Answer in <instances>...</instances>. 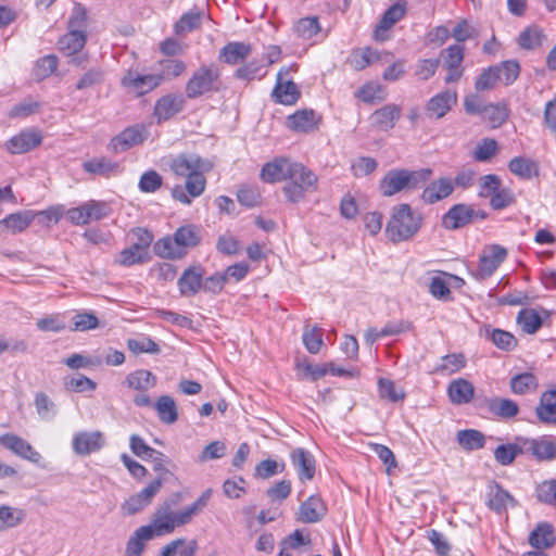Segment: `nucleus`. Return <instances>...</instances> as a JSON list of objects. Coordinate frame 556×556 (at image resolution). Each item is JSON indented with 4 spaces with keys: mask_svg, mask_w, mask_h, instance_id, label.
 I'll use <instances>...</instances> for the list:
<instances>
[{
    "mask_svg": "<svg viewBox=\"0 0 556 556\" xmlns=\"http://www.w3.org/2000/svg\"><path fill=\"white\" fill-rule=\"evenodd\" d=\"M169 167L175 175L186 178L185 188L188 194L181 186H175L172 189L175 200L189 205L191 198H198L204 192L206 179L203 173L208 170L211 165L199 155L181 153L172 160Z\"/></svg>",
    "mask_w": 556,
    "mask_h": 556,
    "instance_id": "nucleus-1",
    "label": "nucleus"
},
{
    "mask_svg": "<svg viewBox=\"0 0 556 556\" xmlns=\"http://www.w3.org/2000/svg\"><path fill=\"white\" fill-rule=\"evenodd\" d=\"M211 497L212 490L206 489L191 505L176 513L172 509L170 503L164 502L153 513L150 523L144 527L151 530L153 538L170 534L176 528L190 523L193 517L207 506Z\"/></svg>",
    "mask_w": 556,
    "mask_h": 556,
    "instance_id": "nucleus-2",
    "label": "nucleus"
},
{
    "mask_svg": "<svg viewBox=\"0 0 556 556\" xmlns=\"http://www.w3.org/2000/svg\"><path fill=\"white\" fill-rule=\"evenodd\" d=\"M422 217L409 204L401 203L392 207L386 226L387 237L394 243L409 240L421 227Z\"/></svg>",
    "mask_w": 556,
    "mask_h": 556,
    "instance_id": "nucleus-3",
    "label": "nucleus"
},
{
    "mask_svg": "<svg viewBox=\"0 0 556 556\" xmlns=\"http://www.w3.org/2000/svg\"><path fill=\"white\" fill-rule=\"evenodd\" d=\"M201 240L200 230L192 225L179 227L173 238H162L154 244V252L163 258L176 260L186 254L187 248H193Z\"/></svg>",
    "mask_w": 556,
    "mask_h": 556,
    "instance_id": "nucleus-4",
    "label": "nucleus"
},
{
    "mask_svg": "<svg viewBox=\"0 0 556 556\" xmlns=\"http://www.w3.org/2000/svg\"><path fill=\"white\" fill-rule=\"evenodd\" d=\"M220 70L215 64L199 66L186 84V98L193 100L220 91Z\"/></svg>",
    "mask_w": 556,
    "mask_h": 556,
    "instance_id": "nucleus-5",
    "label": "nucleus"
},
{
    "mask_svg": "<svg viewBox=\"0 0 556 556\" xmlns=\"http://www.w3.org/2000/svg\"><path fill=\"white\" fill-rule=\"evenodd\" d=\"M318 188V177L302 163L295 162L292 175L282 187V193L290 203H299L304 200L306 193L314 192Z\"/></svg>",
    "mask_w": 556,
    "mask_h": 556,
    "instance_id": "nucleus-6",
    "label": "nucleus"
},
{
    "mask_svg": "<svg viewBox=\"0 0 556 556\" xmlns=\"http://www.w3.org/2000/svg\"><path fill=\"white\" fill-rule=\"evenodd\" d=\"M486 213L476 210L472 205L458 203L454 204L442 217V226L447 230L463 228L477 219H485Z\"/></svg>",
    "mask_w": 556,
    "mask_h": 556,
    "instance_id": "nucleus-7",
    "label": "nucleus"
},
{
    "mask_svg": "<svg viewBox=\"0 0 556 556\" xmlns=\"http://www.w3.org/2000/svg\"><path fill=\"white\" fill-rule=\"evenodd\" d=\"M111 213L109 203L90 200L77 207L67 210L66 216L74 225H87L108 217Z\"/></svg>",
    "mask_w": 556,
    "mask_h": 556,
    "instance_id": "nucleus-8",
    "label": "nucleus"
},
{
    "mask_svg": "<svg viewBox=\"0 0 556 556\" xmlns=\"http://www.w3.org/2000/svg\"><path fill=\"white\" fill-rule=\"evenodd\" d=\"M507 256L505 248L494 244L490 247L479 258L475 277L485 280L491 277Z\"/></svg>",
    "mask_w": 556,
    "mask_h": 556,
    "instance_id": "nucleus-9",
    "label": "nucleus"
},
{
    "mask_svg": "<svg viewBox=\"0 0 556 556\" xmlns=\"http://www.w3.org/2000/svg\"><path fill=\"white\" fill-rule=\"evenodd\" d=\"M105 444L104 434L99 431H80L74 434L72 447L76 455L86 456L99 452Z\"/></svg>",
    "mask_w": 556,
    "mask_h": 556,
    "instance_id": "nucleus-10",
    "label": "nucleus"
},
{
    "mask_svg": "<svg viewBox=\"0 0 556 556\" xmlns=\"http://www.w3.org/2000/svg\"><path fill=\"white\" fill-rule=\"evenodd\" d=\"M522 446L526 455H531L539 462H549L556 458V442L548 437L522 438Z\"/></svg>",
    "mask_w": 556,
    "mask_h": 556,
    "instance_id": "nucleus-11",
    "label": "nucleus"
},
{
    "mask_svg": "<svg viewBox=\"0 0 556 556\" xmlns=\"http://www.w3.org/2000/svg\"><path fill=\"white\" fill-rule=\"evenodd\" d=\"M294 164L295 161L288 157H276L263 165L260 177L264 182L268 184L288 180L290 175H292Z\"/></svg>",
    "mask_w": 556,
    "mask_h": 556,
    "instance_id": "nucleus-12",
    "label": "nucleus"
},
{
    "mask_svg": "<svg viewBox=\"0 0 556 556\" xmlns=\"http://www.w3.org/2000/svg\"><path fill=\"white\" fill-rule=\"evenodd\" d=\"M293 66L282 67L277 75V83L273 90V97L276 102L292 105L300 99L301 92L295 83L292 80L283 81V76H287Z\"/></svg>",
    "mask_w": 556,
    "mask_h": 556,
    "instance_id": "nucleus-13",
    "label": "nucleus"
},
{
    "mask_svg": "<svg viewBox=\"0 0 556 556\" xmlns=\"http://www.w3.org/2000/svg\"><path fill=\"white\" fill-rule=\"evenodd\" d=\"M0 444L15 455L33 464L39 465L41 462L42 457L40 453L37 452L26 440L16 434L5 433L0 435Z\"/></svg>",
    "mask_w": 556,
    "mask_h": 556,
    "instance_id": "nucleus-14",
    "label": "nucleus"
},
{
    "mask_svg": "<svg viewBox=\"0 0 556 556\" xmlns=\"http://www.w3.org/2000/svg\"><path fill=\"white\" fill-rule=\"evenodd\" d=\"M186 105V99L181 93H168L161 97L154 104L153 114L157 122L168 121L181 112Z\"/></svg>",
    "mask_w": 556,
    "mask_h": 556,
    "instance_id": "nucleus-15",
    "label": "nucleus"
},
{
    "mask_svg": "<svg viewBox=\"0 0 556 556\" xmlns=\"http://www.w3.org/2000/svg\"><path fill=\"white\" fill-rule=\"evenodd\" d=\"M122 85L137 96H143L160 86V78L155 73L141 75L138 72L128 71L122 78Z\"/></svg>",
    "mask_w": 556,
    "mask_h": 556,
    "instance_id": "nucleus-16",
    "label": "nucleus"
},
{
    "mask_svg": "<svg viewBox=\"0 0 556 556\" xmlns=\"http://www.w3.org/2000/svg\"><path fill=\"white\" fill-rule=\"evenodd\" d=\"M486 497V506L497 514L517 505L514 496L508 491L504 490L496 481L489 483Z\"/></svg>",
    "mask_w": 556,
    "mask_h": 556,
    "instance_id": "nucleus-17",
    "label": "nucleus"
},
{
    "mask_svg": "<svg viewBox=\"0 0 556 556\" xmlns=\"http://www.w3.org/2000/svg\"><path fill=\"white\" fill-rule=\"evenodd\" d=\"M402 109L394 103H388L382 108L376 110L370 115L371 125L380 131H389L394 128L396 122L400 119Z\"/></svg>",
    "mask_w": 556,
    "mask_h": 556,
    "instance_id": "nucleus-18",
    "label": "nucleus"
},
{
    "mask_svg": "<svg viewBox=\"0 0 556 556\" xmlns=\"http://www.w3.org/2000/svg\"><path fill=\"white\" fill-rule=\"evenodd\" d=\"M290 458L302 482L314 478L316 465L314 456L308 451L303 447H296L291 452Z\"/></svg>",
    "mask_w": 556,
    "mask_h": 556,
    "instance_id": "nucleus-19",
    "label": "nucleus"
},
{
    "mask_svg": "<svg viewBox=\"0 0 556 556\" xmlns=\"http://www.w3.org/2000/svg\"><path fill=\"white\" fill-rule=\"evenodd\" d=\"M457 102V93L444 90L432 97L426 104V112L430 117L442 118Z\"/></svg>",
    "mask_w": 556,
    "mask_h": 556,
    "instance_id": "nucleus-20",
    "label": "nucleus"
},
{
    "mask_svg": "<svg viewBox=\"0 0 556 556\" xmlns=\"http://www.w3.org/2000/svg\"><path fill=\"white\" fill-rule=\"evenodd\" d=\"M454 191L451 178L441 177L430 182L421 193V200L427 204H434L448 198Z\"/></svg>",
    "mask_w": 556,
    "mask_h": 556,
    "instance_id": "nucleus-21",
    "label": "nucleus"
},
{
    "mask_svg": "<svg viewBox=\"0 0 556 556\" xmlns=\"http://www.w3.org/2000/svg\"><path fill=\"white\" fill-rule=\"evenodd\" d=\"M147 138V130L142 125H135L124 129L112 139L114 151H125L134 146L142 143Z\"/></svg>",
    "mask_w": 556,
    "mask_h": 556,
    "instance_id": "nucleus-22",
    "label": "nucleus"
},
{
    "mask_svg": "<svg viewBox=\"0 0 556 556\" xmlns=\"http://www.w3.org/2000/svg\"><path fill=\"white\" fill-rule=\"evenodd\" d=\"M41 135L35 129L21 131L7 142L8 150L13 154H22L30 151L41 143Z\"/></svg>",
    "mask_w": 556,
    "mask_h": 556,
    "instance_id": "nucleus-23",
    "label": "nucleus"
},
{
    "mask_svg": "<svg viewBox=\"0 0 556 556\" xmlns=\"http://www.w3.org/2000/svg\"><path fill=\"white\" fill-rule=\"evenodd\" d=\"M203 269L188 267L179 277L177 285L182 296H193L202 289Z\"/></svg>",
    "mask_w": 556,
    "mask_h": 556,
    "instance_id": "nucleus-24",
    "label": "nucleus"
},
{
    "mask_svg": "<svg viewBox=\"0 0 556 556\" xmlns=\"http://www.w3.org/2000/svg\"><path fill=\"white\" fill-rule=\"evenodd\" d=\"M326 511L323 501L312 495L300 505L298 520L304 523H315L321 520Z\"/></svg>",
    "mask_w": 556,
    "mask_h": 556,
    "instance_id": "nucleus-25",
    "label": "nucleus"
},
{
    "mask_svg": "<svg viewBox=\"0 0 556 556\" xmlns=\"http://www.w3.org/2000/svg\"><path fill=\"white\" fill-rule=\"evenodd\" d=\"M319 121L320 117L314 110H299L288 117V127L296 131L308 132L317 127Z\"/></svg>",
    "mask_w": 556,
    "mask_h": 556,
    "instance_id": "nucleus-26",
    "label": "nucleus"
},
{
    "mask_svg": "<svg viewBox=\"0 0 556 556\" xmlns=\"http://www.w3.org/2000/svg\"><path fill=\"white\" fill-rule=\"evenodd\" d=\"M535 415L542 424L556 425V390L545 391L541 395Z\"/></svg>",
    "mask_w": 556,
    "mask_h": 556,
    "instance_id": "nucleus-27",
    "label": "nucleus"
},
{
    "mask_svg": "<svg viewBox=\"0 0 556 556\" xmlns=\"http://www.w3.org/2000/svg\"><path fill=\"white\" fill-rule=\"evenodd\" d=\"M379 189L384 197H392L407 189L405 169L389 170L380 180Z\"/></svg>",
    "mask_w": 556,
    "mask_h": 556,
    "instance_id": "nucleus-28",
    "label": "nucleus"
},
{
    "mask_svg": "<svg viewBox=\"0 0 556 556\" xmlns=\"http://www.w3.org/2000/svg\"><path fill=\"white\" fill-rule=\"evenodd\" d=\"M251 52V45L240 41H231L220 49L219 60L226 64L236 65L245 60Z\"/></svg>",
    "mask_w": 556,
    "mask_h": 556,
    "instance_id": "nucleus-29",
    "label": "nucleus"
},
{
    "mask_svg": "<svg viewBox=\"0 0 556 556\" xmlns=\"http://www.w3.org/2000/svg\"><path fill=\"white\" fill-rule=\"evenodd\" d=\"M447 393L453 404L462 405L473 399L475 388L468 380L458 378L450 382Z\"/></svg>",
    "mask_w": 556,
    "mask_h": 556,
    "instance_id": "nucleus-30",
    "label": "nucleus"
},
{
    "mask_svg": "<svg viewBox=\"0 0 556 556\" xmlns=\"http://www.w3.org/2000/svg\"><path fill=\"white\" fill-rule=\"evenodd\" d=\"M34 219L35 213L33 211H20L9 214L1 219L0 227H3L11 233L16 235L28 228Z\"/></svg>",
    "mask_w": 556,
    "mask_h": 556,
    "instance_id": "nucleus-31",
    "label": "nucleus"
},
{
    "mask_svg": "<svg viewBox=\"0 0 556 556\" xmlns=\"http://www.w3.org/2000/svg\"><path fill=\"white\" fill-rule=\"evenodd\" d=\"M152 532L149 528L144 526L139 527L134 531V533L129 536L126 548L125 556H141L144 552L147 542L153 540Z\"/></svg>",
    "mask_w": 556,
    "mask_h": 556,
    "instance_id": "nucleus-32",
    "label": "nucleus"
},
{
    "mask_svg": "<svg viewBox=\"0 0 556 556\" xmlns=\"http://www.w3.org/2000/svg\"><path fill=\"white\" fill-rule=\"evenodd\" d=\"M87 41L86 30H73L68 31L59 39V49L67 55H73L79 52Z\"/></svg>",
    "mask_w": 556,
    "mask_h": 556,
    "instance_id": "nucleus-33",
    "label": "nucleus"
},
{
    "mask_svg": "<svg viewBox=\"0 0 556 556\" xmlns=\"http://www.w3.org/2000/svg\"><path fill=\"white\" fill-rule=\"evenodd\" d=\"M161 422L173 425L178 420V407L169 395H161L153 405Z\"/></svg>",
    "mask_w": 556,
    "mask_h": 556,
    "instance_id": "nucleus-34",
    "label": "nucleus"
},
{
    "mask_svg": "<svg viewBox=\"0 0 556 556\" xmlns=\"http://www.w3.org/2000/svg\"><path fill=\"white\" fill-rule=\"evenodd\" d=\"M405 15V5L395 3L391 5L382 15L379 24L375 29V38L384 40L383 33L390 29L396 22Z\"/></svg>",
    "mask_w": 556,
    "mask_h": 556,
    "instance_id": "nucleus-35",
    "label": "nucleus"
},
{
    "mask_svg": "<svg viewBox=\"0 0 556 556\" xmlns=\"http://www.w3.org/2000/svg\"><path fill=\"white\" fill-rule=\"evenodd\" d=\"M523 454L522 437H518L514 443L498 445L494 451V458L500 465L509 466L518 455Z\"/></svg>",
    "mask_w": 556,
    "mask_h": 556,
    "instance_id": "nucleus-36",
    "label": "nucleus"
},
{
    "mask_svg": "<svg viewBox=\"0 0 556 556\" xmlns=\"http://www.w3.org/2000/svg\"><path fill=\"white\" fill-rule=\"evenodd\" d=\"M187 70L184 61L177 59H165L159 62L155 75L160 78V85L163 81L172 80L179 77Z\"/></svg>",
    "mask_w": 556,
    "mask_h": 556,
    "instance_id": "nucleus-37",
    "label": "nucleus"
},
{
    "mask_svg": "<svg viewBox=\"0 0 556 556\" xmlns=\"http://www.w3.org/2000/svg\"><path fill=\"white\" fill-rule=\"evenodd\" d=\"M531 546L540 549L551 547L555 543L554 528L547 522H541L529 534Z\"/></svg>",
    "mask_w": 556,
    "mask_h": 556,
    "instance_id": "nucleus-38",
    "label": "nucleus"
},
{
    "mask_svg": "<svg viewBox=\"0 0 556 556\" xmlns=\"http://www.w3.org/2000/svg\"><path fill=\"white\" fill-rule=\"evenodd\" d=\"M126 384L137 391H147L155 387L156 377L150 370L138 369L127 376Z\"/></svg>",
    "mask_w": 556,
    "mask_h": 556,
    "instance_id": "nucleus-39",
    "label": "nucleus"
},
{
    "mask_svg": "<svg viewBox=\"0 0 556 556\" xmlns=\"http://www.w3.org/2000/svg\"><path fill=\"white\" fill-rule=\"evenodd\" d=\"M83 168L89 174L109 177L116 172L118 164L108 157L101 156L84 162Z\"/></svg>",
    "mask_w": 556,
    "mask_h": 556,
    "instance_id": "nucleus-40",
    "label": "nucleus"
},
{
    "mask_svg": "<svg viewBox=\"0 0 556 556\" xmlns=\"http://www.w3.org/2000/svg\"><path fill=\"white\" fill-rule=\"evenodd\" d=\"M456 440L462 448L466 451H476L484 446V434L476 429L459 430Z\"/></svg>",
    "mask_w": 556,
    "mask_h": 556,
    "instance_id": "nucleus-41",
    "label": "nucleus"
},
{
    "mask_svg": "<svg viewBox=\"0 0 556 556\" xmlns=\"http://www.w3.org/2000/svg\"><path fill=\"white\" fill-rule=\"evenodd\" d=\"M36 412L41 420L51 421L58 415V406L45 392H37L34 399Z\"/></svg>",
    "mask_w": 556,
    "mask_h": 556,
    "instance_id": "nucleus-42",
    "label": "nucleus"
},
{
    "mask_svg": "<svg viewBox=\"0 0 556 556\" xmlns=\"http://www.w3.org/2000/svg\"><path fill=\"white\" fill-rule=\"evenodd\" d=\"M488 407L493 415L505 419L515 417L519 412L517 403L509 399H491Z\"/></svg>",
    "mask_w": 556,
    "mask_h": 556,
    "instance_id": "nucleus-43",
    "label": "nucleus"
},
{
    "mask_svg": "<svg viewBox=\"0 0 556 556\" xmlns=\"http://www.w3.org/2000/svg\"><path fill=\"white\" fill-rule=\"evenodd\" d=\"M356 97L365 103L372 104L384 101L387 98V92L380 84L376 81H369L356 91Z\"/></svg>",
    "mask_w": 556,
    "mask_h": 556,
    "instance_id": "nucleus-44",
    "label": "nucleus"
},
{
    "mask_svg": "<svg viewBox=\"0 0 556 556\" xmlns=\"http://www.w3.org/2000/svg\"><path fill=\"white\" fill-rule=\"evenodd\" d=\"M538 378L531 372L519 374L511 378L510 388L515 394H527L536 390Z\"/></svg>",
    "mask_w": 556,
    "mask_h": 556,
    "instance_id": "nucleus-45",
    "label": "nucleus"
},
{
    "mask_svg": "<svg viewBox=\"0 0 556 556\" xmlns=\"http://www.w3.org/2000/svg\"><path fill=\"white\" fill-rule=\"evenodd\" d=\"M148 260L149 252H142L140 248L131 244L121 251L115 262L121 266L129 267L135 264L146 263Z\"/></svg>",
    "mask_w": 556,
    "mask_h": 556,
    "instance_id": "nucleus-46",
    "label": "nucleus"
},
{
    "mask_svg": "<svg viewBox=\"0 0 556 556\" xmlns=\"http://www.w3.org/2000/svg\"><path fill=\"white\" fill-rule=\"evenodd\" d=\"M545 35L536 26H530L522 30L518 37V45L527 50H533L542 46Z\"/></svg>",
    "mask_w": 556,
    "mask_h": 556,
    "instance_id": "nucleus-47",
    "label": "nucleus"
},
{
    "mask_svg": "<svg viewBox=\"0 0 556 556\" xmlns=\"http://www.w3.org/2000/svg\"><path fill=\"white\" fill-rule=\"evenodd\" d=\"M204 12L202 10H191L181 15L179 21L175 24L176 34H185L192 31L200 27Z\"/></svg>",
    "mask_w": 556,
    "mask_h": 556,
    "instance_id": "nucleus-48",
    "label": "nucleus"
},
{
    "mask_svg": "<svg viewBox=\"0 0 556 556\" xmlns=\"http://www.w3.org/2000/svg\"><path fill=\"white\" fill-rule=\"evenodd\" d=\"M25 511L17 507L0 506V531L18 526L25 519Z\"/></svg>",
    "mask_w": 556,
    "mask_h": 556,
    "instance_id": "nucleus-49",
    "label": "nucleus"
},
{
    "mask_svg": "<svg viewBox=\"0 0 556 556\" xmlns=\"http://www.w3.org/2000/svg\"><path fill=\"white\" fill-rule=\"evenodd\" d=\"M295 35L304 40L313 38L320 31V25L316 16L300 18L293 26Z\"/></svg>",
    "mask_w": 556,
    "mask_h": 556,
    "instance_id": "nucleus-50",
    "label": "nucleus"
},
{
    "mask_svg": "<svg viewBox=\"0 0 556 556\" xmlns=\"http://www.w3.org/2000/svg\"><path fill=\"white\" fill-rule=\"evenodd\" d=\"M466 366V358L462 353L447 354L441 357V364L435 371L442 375H452L458 372Z\"/></svg>",
    "mask_w": 556,
    "mask_h": 556,
    "instance_id": "nucleus-51",
    "label": "nucleus"
},
{
    "mask_svg": "<svg viewBox=\"0 0 556 556\" xmlns=\"http://www.w3.org/2000/svg\"><path fill=\"white\" fill-rule=\"evenodd\" d=\"M509 110L504 103L488 104L483 112V118L486 119L492 128H497L505 123Z\"/></svg>",
    "mask_w": 556,
    "mask_h": 556,
    "instance_id": "nucleus-52",
    "label": "nucleus"
},
{
    "mask_svg": "<svg viewBox=\"0 0 556 556\" xmlns=\"http://www.w3.org/2000/svg\"><path fill=\"white\" fill-rule=\"evenodd\" d=\"M509 170L521 177L529 179L536 173V163L530 159L517 156L510 160L508 164Z\"/></svg>",
    "mask_w": 556,
    "mask_h": 556,
    "instance_id": "nucleus-53",
    "label": "nucleus"
},
{
    "mask_svg": "<svg viewBox=\"0 0 556 556\" xmlns=\"http://www.w3.org/2000/svg\"><path fill=\"white\" fill-rule=\"evenodd\" d=\"M498 75V80L506 86L511 85L519 76L520 65L516 60L503 61L498 65H494Z\"/></svg>",
    "mask_w": 556,
    "mask_h": 556,
    "instance_id": "nucleus-54",
    "label": "nucleus"
},
{
    "mask_svg": "<svg viewBox=\"0 0 556 556\" xmlns=\"http://www.w3.org/2000/svg\"><path fill=\"white\" fill-rule=\"evenodd\" d=\"M517 321L526 333H535L542 326V318L534 309H522Z\"/></svg>",
    "mask_w": 556,
    "mask_h": 556,
    "instance_id": "nucleus-55",
    "label": "nucleus"
},
{
    "mask_svg": "<svg viewBox=\"0 0 556 556\" xmlns=\"http://www.w3.org/2000/svg\"><path fill=\"white\" fill-rule=\"evenodd\" d=\"M130 450L138 457L148 460V457H161L162 453L149 446L144 440L137 435L131 434L129 439Z\"/></svg>",
    "mask_w": 556,
    "mask_h": 556,
    "instance_id": "nucleus-56",
    "label": "nucleus"
},
{
    "mask_svg": "<svg viewBox=\"0 0 556 556\" xmlns=\"http://www.w3.org/2000/svg\"><path fill=\"white\" fill-rule=\"evenodd\" d=\"M263 68H264V65H263L262 61L252 60L248 64L240 66L236 71L235 76L239 79H244V80L262 78L266 74V72H262Z\"/></svg>",
    "mask_w": 556,
    "mask_h": 556,
    "instance_id": "nucleus-57",
    "label": "nucleus"
},
{
    "mask_svg": "<svg viewBox=\"0 0 556 556\" xmlns=\"http://www.w3.org/2000/svg\"><path fill=\"white\" fill-rule=\"evenodd\" d=\"M303 343L309 353H318L323 345L321 329L317 327L309 328L306 326L303 331Z\"/></svg>",
    "mask_w": 556,
    "mask_h": 556,
    "instance_id": "nucleus-58",
    "label": "nucleus"
},
{
    "mask_svg": "<svg viewBox=\"0 0 556 556\" xmlns=\"http://www.w3.org/2000/svg\"><path fill=\"white\" fill-rule=\"evenodd\" d=\"M490 340L501 350L511 351L517 345L516 338L508 331L493 329L489 333Z\"/></svg>",
    "mask_w": 556,
    "mask_h": 556,
    "instance_id": "nucleus-59",
    "label": "nucleus"
},
{
    "mask_svg": "<svg viewBox=\"0 0 556 556\" xmlns=\"http://www.w3.org/2000/svg\"><path fill=\"white\" fill-rule=\"evenodd\" d=\"M99 327L98 317L90 312H84L76 314L73 317V327L71 328L73 331H87L92 330Z\"/></svg>",
    "mask_w": 556,
    "mask_h": 556,
    "instance_id": "nucleus-60",
    "label": "nucleus"
},
{
    "mask_svg": "<svg viewBox=\"0 0 556 556\" xmlns=\"http://www.w3.org/2000/svg\"><path fill=\"white\" fill-rule=\"evenodd\" d=\"M379 60V53L376 50H372L371 48H365L362 50L356 51L353 54V66L357 71H362L365 67L369 66L370 64L377 62Z\"/></svg>",
    "mask_w": 556,
    "mask_h": 556,
    "instance_id": "nucleus-61",
    "label": "nucleus"
},
{
    "mask_svg": "<svg viewBox=\"0 0 556 556\" xmlns=\"http://www.w3.org/2000/svg\"><path fill=\"white\" fill-rule=\"evenodd\" d=\"M163 184L161 175L155 170L144 172L139 180L138 187L140 191L146 193L155 192Z\"/></svg>",
    "mask_w": 556,
    "mask_h": 556,
    "instance_id": "nucleus-62",
    "label": "nucleus"
},
{
    "mask_svg": "<svg viewBox=\"0 0 556 556\" xmlns=\"http://www.w3.org/2000/svg\"><path fill=\"white\" fill-rule=\"evenodd\" d=\"M379 394L391 402L402 401L405 396L402 389H397L393 381L384 378L378 380Z\"/></svg>",
    "mask_w": 556,
    "mask_h": 556,
    "instance_id": "nucleus-63",
    "label": "nucleus"
},
{
    "mask_svg": "<svg viewBox=\"0 0 556 556\" xmlns=\"http://www.w3.org/2000/svg\"><path fill=\"white\" fill-rule=\"evenodd\" d=\"M104 79V72L99 67H92L87 71L76 83L77 90L92 88L101 84Z\"/></svg>",
    "mask_w": 556,
    "mask_h": 556,
    "instance_id": "nucleus-64",
    "label": "nucleus"
}]
</instances>
